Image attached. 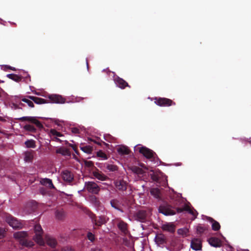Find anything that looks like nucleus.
<instances>
[{"instance_id":"nucleus-1","label":"nucleus","mask_w":251,"mask_h":251,"mask_svg":"<svg viewBox=\"0 0 251 251\" xmlns=\"http://www.w3.org/2000/svg\"><path fill=\"white\" fill-rule=\"evenodd\" d=\"M28 235V234L27 231H17L13 233V238L19 241L21 245L26 247H32L34 245V242L25 239Z\"/></svg>"},{"instance_id":"nucleus-2","label":"nucleus","mask_w":251,"mask_h":251,"mask_svg":"<svg viewBox=\"0 0 251 251\" xmlns=\"http://www.w3.org/2000/svg\"><path fill=\"white\" fill-rule=\"evenodd\" d=\"M4 219L8 225L14 230L20 229L23 227L22 222L11 215L6 214L4 217Z\"/></svg>"},{"instance_id":"nucleus-3","label":"nucleus","mask_w":251,"mask_h":251,"mask_svg":"<svg viewBox=\"0 0 251 251\" xmlns=\"http://www.w3.org/2000/svg\"><path fill=\"white\" fill-rule=\"evenodd\" d=\"M35 235L33 237L34 241L39 245L43 246L45 244L43 238V230L40 225H36L34 227Z\"/></svg>"},{"instance_id":"nucleus-4","label":"nucleus","mask_w":251,"mask_h":251,"mask_svg":"<svg viewBox=\"0 0 251 251\" xmlns=\"http://www.w3.org/2000/svg\"><path fill=\"white\" fill-rule=\"evenodd\" d=\"M139 151L146 158L154 160L156 154L152 150L146 147H141L139 148Z\"/></svg>"},{"instance_id":"nucleus-5","label":"nucleus","mask_w":251,"mask_h":251,"mask_svg":"<svg viewBox=\"0 0 251 251\" xmlns=\"http://www.w3.org/2000/svg\"><path fill=\"white\" fill-rule=\"evenodd\" d=\"M84 188L89 193L97 194L100 190L98 184L93 181L85 182Z\"/></svg>"},{"instance_id":"nucleus-6","label":"nucleus","mask_w":251,"mask_h":251,"mask_svg":"<svg viewBox=\"0 0 251 251\" xmlns=\"http://www.w3.org/2000/svg\"><path fill=\"white\" fill-rule=\"evenodd\" d=\"M154 102L160 106H170L176 104L172 100L166 98H155Z\"/></svg>"},{"instance_id":"nucleus-7","label":"nucleus","mask_w":251,"mask_h":251,"mask_svg":"<svg viewBox=\"0 0 251 251\" xmlns=\"http://www.w3.org/2000/svg\"><path fill=\"white\" fill-rule=\"evenodd\" d=\"M158 210L159 212L166 216L173 215L176 213V210L172 209L170 205H161Z\"/></svg>"},{"instance_id":"nucleus-8","label":"nucleus","mask_w":251,"mask_h":251,"mask_svg":"<svg viewBox=\"0 0 251 251\" xmlns=\"http://www.w3.org/2000/svg\"><path fill=\"white\" fill-rule=\"evenodd\" d=\"M21 121H28L36 125V126L42 129L43 128V126L41 123L36 119L35 117H23L19 119Z\"/></svg>"},{"instance_id":"nucleus-9","label":"nucleus","mask_w":251,"mask_h":251,"mask_svg":"<svg viewBox=\"0 0 251 251\" xmlns=\"http://www.w3.org/2000/svg\"><path fill=\"white\" fill-rule=\"evenodd\" d=\"M48 98L52 103H55L58 104L64 103L66 101V99L62 97V96L57 94H52L49 96Z\"/></svg>"},{"instance_id":"nucleus-10","label":"nucleus","mask_w":251,"mask_h":251,"mask_svg":"<svg viewBox=\"0 0 251 251\" xmlns=\"http://www.w3.org/2000/svg\"><path fill=\"white\" fill-rule=\"evenodd\" d=\"M114 81L116 86L122 89H125L126 87H130L126 81L118 76H116L114 78Z\"/></svg>"},{"instance_id":"nucleus-11","label":"nucleus","mask_w":251,"mask_h":251,"mask_svg":"<svg viewBox=\"0 0 251 251\" xmlns=\"http://www.w3.org/2000/svg\"><path fill=\"white\" fill-rule=\"evenodd\" d=\"M161 229L164 231L173 233L175 231L176 226L173 223H165L162 225Z\"/></svg>"},{"instance_id":"nucleus-12","label":"nucleus","mask_w":251,"mask_h":251,"mask_svg":"<svg viewBox=\"0 0 251 251\" xmlns=\"http://www.w3.org/2000/svg\"><path fill=\"white\" fill-rule=\"evenodd\" d=\"M191 248L195 251H201L202 244L200 239L194 238L191 242Z\"/></svg>"},{"instance_id":"nucleus-13","label":"nucleus","mask_w":251,"mask_h":251,"mask_svg":"<svg viewBox=\"0 0 251 251\" xmlns=\"http://www.w3.org/2000/svg\"><path fill=\"white\" fill-rule=\"evenodd\" d=\"M62 177L65 181L70 183L74 179V175L71 172L65 170L62 172Z\"/></svg>"},{"instance_id":"nucleus-14","label":"nucleus","mask_w":251,"mask_h":251,"mask_svg":"<svg viewBox=\"0 0 251 251\" xmlns=\"http://www.w3.org/2000/svg\"><path fill=\"white\" fill-rule=\"evenodd\" d=\"M35 152L32 150H29L24 152V159L26 162H32L34 158Z\"/></svg>"},{"instance_id":"nucleus-15","label":"nucleus","mask_w":251,"mask_h":251,"mask_svg":"<svg viewBox=\"0 0 251 251\" xmlns=\"http://www.w3.org/2000/svg\"><path fill=\"white\" fill-rule=\"evenodd\" d=\"M150 193L154 198L161 200L162 198V193L160 189L158 188H152L150 190Z\"/></svg>"},{"instance_id":"nucleus-16","label":"nucleus","mask_w":251,"mask_h":251,"mask_svg":"<svg viewBox=\"0 0 251 251\" xmlns=\"http://www.w3.org/2000/svg\"><path fill=\"white\" fill-rule=\"evenodd\" d=\"M209 244L215 248L220 247L222 245V242L217 237H211L208 239Z\"/></svg>"},{"instance_id":"nucleus-17","label":"nucleus","mask_w":251,"mask_h":251,"mask_svg":"<svg viewBox=\"0 0 251 251\" xmlns=\"http://www.w3.org/2000/svg\"><path fill=\"white\" fill-rule=\"evenodd\" d=\"M115 186L119 190L125 191L127 188V183L122 179L118 180L115 182Z\"/></svg>"},{"instance_id":"nucleus-18","label":"nucleus","mask_w":251,"mask_h":251,"mask_svg":"<svg viewBox=\"0 0 251 251\" xmlns=\"http://www.w3.org/2000/svg\"><path fill=\"white\" fill-rule=\"evenodd\" d=\"M156 244L159 246L163 245L166 243V237L163 234H158L155 237Z\"/></svg>"},{"instance_id":"nucleus-19","label":"nucleus","mask_w":251,"mask_h":251,"mask_svg":"<svg viewBox=\"0 0 251 251\" xmlns=\"http://www.w3.org/2000/svg\"><path fill=\"white\" fill-rule=\"evenodd\" d=\"M26 97L30 100H32L33 101H34L35 103L38 104H44L48 103V100L38 97H36L35 96H26Z\"/></svg>"},{"instance_id":"nucleus-20","label":"nucleus","mask_w":251,"mask_h":251,"mask_svg":"<svg viewBox=\"0 0 251 251\" xmlns=\"http://www.w3.org/2000/svg\"><path fill=\"white\" fill-rule=\"evenodd\" d=\"M117 150L118 153L121 155H128L130 152V150L126 146H120Z\"/></svg>"},{"instance_id":"nucleus-21","label":"nucleus","mask_w":251,"mask_h":251,"mask_svg":"<svg viewBox=\"0 0 251 251\" xmlns=\"http://www.w3.org/2000/svg\"><path fill=\"white\" fill-rule=\"evenodd\" d=\"M206 219L212 224V228L213 230L217 231L220 228V224L215 221L211 217H206Z\"/></svg>"},{"instance_id":"nucleus-22","label":"nucleus","mask_w":251,"mask_h":251,"mask_svg":"<svg viewBox=\"0 0 251 251\" xmlns=\"http://www.w3.org/2000/svg\"><path fill=\"white\" fill-rule=\"evenodd\" d=\"M93 224L97 226H100L102 224L106 222V220L105 217L103 216H100L96 218L95 219L92 220Z\"/></svg>"},{"instance_id":"nucleus-23","label":"nucleus","mask_w":251,"mask_h":251,"mask_svg":"<svg viewBox=\"0 0 251 251\" xmlns=\"http://www.w3.org/2000/svg\"><path fill=\"white\" fill-rule=\"evenodd\" d=\"M40 182L42 185L47 186L50 189L54 188V186L50 179L45 178L41 180Z\"/></svg>"},{"instance_id":"nucleus-24","label":"nucleus","mask_w":251,"mask_h":251,"mask_svg":"<svg viewBox=\"0 0 251 251\" xmlns=\"http://www.w3.org/2000/svg\"><path fill=\"white\" fill-rule=\"evenodd\" d=\"M93 176L99 180L104 181L107 180L108 177L99 171L93 172Z\"/></svg>"},{"instance_id":"nucleus-25","label":"nucleus","mask_w":251,"mask_h":251,"mask_svg":"<svg viewBox=\"0 0 251 251\" xmlns=\"http://www.w3.org/2000/svg\"><path fill=\"white\" fill-rule=\"evenodd\" d=\"M186 206L184 207L183 209H181L180 208H177L176 209V211L178 213L182 212L183 211H186L188 213H191L192 215H193L194 216H196V212L193 211L191 207L189 206V205H185Z\"/></svg>"},{"instance_id":"nucleus-26","label":"nucleus","mask_w":251,"mask_h":251,"mask_svg":"<svg viewBox=\"0 0 251 251\" xmlns=\"http://www.w3.org/2000/svg\"><path fill=\"white\" fill-rule=\"evenodd\" d=\"M6 76L9 79H11L17 82H20L23 78L22 76L14 74H7Z\"/></svg>"},{"instance_id":"nucleus-27","label":"nucleus","mask_w":251,"mask_h":251,"mask_svg":"<svg viewBox=\"0 0 251 251\" xmlns=\"http://www.w3.org/2000/svg\"><path fill=\"white\" fill-rule=\"evenodd\" d=\"M46 240L47 244L49 246H50L52 248L56 246V241L52 237L47 236L46 237Z\"/></svg>"},{"instance_id":"nucleus-28","label":"nucleus","mask_w":251,"mask_h":251,"mask_svg":"<svg viewBox=\"0 0 251 251\" xmlns=\"http://www.w3.org/2000/svg\"><path fill=\"white\" fill-rule=\"evenodd\" d=\"M56 152L57 153L61 154L63 155H69L70 154V152L69 150L64 147H60L56 150Z\"/></svg>"},{"instance_id":"nucleus-29","label":"nucleus","mask_w":251,"mask_h":251,"mask_svg":"<svg viewBox=\"0 0 251 251\" xmlns=\"http://www.w3.org/2000/svg\"><path fill=\"white\" fill-rule=\"evenodd\" d=\"M80 149L87 154H91L93 150V147L89 145L81 146Z\"/></svg>"},{"instance_id":"nucleus-30","label":"nucleus","mask_w":251,"mask_h":251,"mask_svg":"<svg viewBox=\"0 0 251 251\" xmlns=\"http://www.w3.org/2000/svg\"><path fill=\"white\" fill-rule=\"evenodd\" d=\"M177 199L176 200V201H178L179 204H191L189 202L187 201V200L185 198L182 197L181 194H177Z\"/></svg>"},{"instance_id":"nucleus-31","label":"nucleus","mask_w":251,"mask_h":251,"mask_svg":"<svg viewBox=\"0 0 251 251\" xmlns=\"http://www.w3.org/2000/svg\"><path fill=\"white\" fill-rule=\"evenodd\" d=\"M119 228L124 233H126L127 231V225L124 222H120L118 225Z\"/></svg>"},{"instance_id":"nucleus-32","label":"nucleus","mask_w":251,"mask_h":251,"mask_svg":"<svg viewBox=\"0 0 251 251\" xmlns=\"http://www.w3.org/2000/svg\"><path fill=\"white\" fill-rule=\"evenodd\" d=\"M26 148H35L36 147L35 141L33 140H27L25 143Z\"/></svg>"},{"instance_id":"nucleus-33","label":"nucleus","mask_w":251,"mask_h":251,"mask_svg":"<svg viewBox=\"0 0 251 251\" xmlns=\"http://www.w3.org/2000/svg\"><path fill=\"white\" fill-rule=\"evenodd\" d=\"M24 129L26 131H28L32 133H35L36 132V128L33 125L29 124L25 125L24 126Z\"/></svg>"},{"instance_id":"nucleus-34","label":"nucleus","mask_w":251,"mask_h":251,"mask_svg":"<svg viewBox=\"0 0 251 251\" xmlns=\"http://www.w3.org/2000/svg\"><path fill=\"white\" fill-rule=\"evenodd\" d=\"M131 170L133 173L137 175H143L144 173L142 169L137 166L132 167Z\"/></svg>"},{"instance_id":"nucleus-35","label":"nucleus","mask_w":251,"mask_h":251,"mask_svg":"<svg viewBox=\"0 0 251 251\" xmlns=\"http://www.w3.org/2000/svg\"><path fill=\"white\" fill-rule=\"evenodd\" d=\"M146 217V212L145 211H140L137 213V217L141 221L144 220Z\"/></svg>"},{"instance_id":"nucleus-36","label":"nucleus","mask_w":251,"mask_h":251,"mask_svg":"<svg viewBox=\"0 0 251 251\" xmlns=\"http://www.w3.org/2000/svg\"><path fill=\"white\" fill-rule=\"evenodd\" d=\"M50 136L52 137H61L63 135L55 129H51L50 132Z\"/></svg>"},{"instance_id":"nucleus-37","label":"nucleus","mask_w":251,"mask_h":251,"mask_svg":"<svg viewBox=\"0 0 251 251\" xmlns=\"http://www.w3.org/2000/svg\"><path fill=\"white\" fill-rule=\"evenodd\" d=\"M22 101L24 102L27 104L29 107L31 108H33L34 106V105L32 102V100H30L29 99L27 98L26 97V98H23L21 100Z\"/></svg>"},{"instance_id":"nucleus-38","label":"nucleus","mask_w":251,"mask_h":251,"mask_svg":"<svg viewBox=\"0 0 251 251\" xmlns=\"http://www.w3.org/2000/svg\"><path fill=\"white\" fill-rule=\"evenodd\" d=\"M106 168L110 172H115L118 170V167L115 165L108 164Z\"/></svg>"},{"instance_id":"nucleus-39","label":"nucleus","mask_w":251,"mask_h":251,"mask_svg":"<svg viewBox=\"0 0 251 251\" xmlns=\"http://www.w3.org/2000/svg\"><path fill=\"white\" fill-rule=\"evenodd\" d=\"M151 177L152 180L156 182H158L160 178L158 174L154 172L151 174Z\"/></svg>"},{"instance_id":"nucleus-40","label":"nucleus","mask_w":251,"mask_h":251,"mask_svg":"<svg viewBox=\"0 0 251 251\" xmlns=\"http://www.w3.org/2000/svg\"><path fill=\"white\" fill-rule=\"evenodd\" d=\"M188 232V230L187 228H180L178 229V234L182 235H186Z\"/></svg>"},{"instance_id":"nucleus-41","label":"nucleus","mask_w":251,"mask_h":251,"mask_svg":"<svg viewBox=\"0 0 251 251\" xmlns=\"http://www.w3.org/2000/svg\"><path fill=\"white\" fill-rule=\"evenodd\" d=\"M97 156L98 157L102 158L104 159H106L107 158L106 154L102 151H99L97 152Z\"/></svg>"},{"instance_id":"nucleus-42","label":"nucleus","mask_w":251,"mask_h":251,"mask_svg":"<svg viewBox=\"0 0 251 251\" xmlns=\"http://www.w3.org/2000/svg\"><path fill=\"white\" fill-rule=\"evenodd\" d=\"M105 139L109 142H113L115 140V138L110 135H107L105 136Z\"/></svg>"},{"instance_id":"nucleus-43","label":"nucleus","mask_w":251,"mask_h":251,"mask_svg":"<svg viewBox=\"0 0 251 251\" xmlns=\"http://www.w3.org/2000/svg\"><path fill=\"white\" fill-rule=\"evenodd\" d=\"M55 215L58 219H61L64 216V212L62 210L57 211Z\"/></svg>"},{"instance_id":"nucleus-44","label":"nucleus","mask_w":251,"mask_h":251,"mask_svg":"<svg viewBox=\"0 0 251 251\" xmlns=\"http://www.w3.org/2000/svg\"><path fill=\"white\" fill-rule=\"evenodd\" d=\"M6 232V231L4 228L0 227V239H2L5 237Z\"/></svg>"},{"instance_id":"nucleus-45","label":"nucleus","mask_w":251,"mask_h":251,"mask_svg":"<svg viewBox=\"0 0 251 251\" xmlns=\"http://www.w3.org/2000/svg\"><path fill=\"white\" fill-rule=\"evenodd\" d=\"M84 164L87 167H92L94 166V163L91 161H87L85 160L84 161Z\"/></svg>"},{"instance_id":"nucleus-46","label":"nucleus","mask_w":251,"mask_h":251,"mask_svg":"<svg viewBox=\"0 0 251 251\" xmlns=\"http://www.w3.org/2000/svg\"><path fill=\"white\" fill-rule=\"evenodd\" d=\"M205 229V228L201 225H199L197 227V231L200 233H202Z\"/></svg>"},{"instance_id":"nucleus-47","label":"nucleus","mask_w":251,"mask_h":251,"mask_svg":"<svg viewBox=\"0 0 251 251\" xmlns=\"http://www.w3.org/2000/svg\"><path fill=\"white\" fill-rule=\"evenodd\" d=\"M87 237L91 241H93L95 240V236L91 232H88L87 234Z\"/></svg>"},{"instance_id":"nucleus-48","label":"nucleus","mask_w":251,"mask_h":251,"mask_svg":"<svg viewBox=\"0 0 251 251\" xmlns=\"http://www.w3.org/2000/svg\"><path fill=\"white\" fill-rule=\"evenodd\" d=\"M3 67H4L3 70L5 71H6L7 69H10V70L14 71L16 70L15 68L11 67L10 66L7 65H4Z\"/></svg>"},{"instance_id":"nucleus-49","label":"nucleus","mask_w":251,"mask_h":251,"mask_svg":"<svg viewBox=\"0 0 251 251\" xmlns=\"http://www.w3.org/2000/svg\"><path fill=\"white\" fill-rule=\"evenodd\" d=\"M39 192L43 195H45L47 193L48 191L46 188L44 187H41L39 189Z\"/></svg>"},{"instance_id":"nucleus-50","label":"nucleus","mask_w":251,"mask_h":251,"mask_svg":"<svg viewBox=\"0 0 251 251\" xmlns=\"http://www.w3.org/2000/svg\"><path fill=\"white\" fill-rule=\"evenodd\" d=\"M72 198V195H66V197L65 198V199L67 200L68 202H72L73 201Z\"/></svg>"},{"instance_id":"nucleus-51","label":"nucleus","mask_w":251,"mask_h":251,"mask_svg":"<svg viewBox=\"0 0 251 251\" xmlns=\"http://www.w3.org/2000/svg\"><path fill=\"white\" fill-rule=\"evenodd\" d=\"M70 147H71L72 149L75 151V152L76 153H78V151H77V147L75 145H73V144H70Z\"/></svg>"},{"instance_id":"nucleus-52","label":"nucleus","mask_w":251,"mask_h":251,"mask_svg":"<svg viewBox=\"0 0 251 251\" xmlns=\"http://www.w3.org/2000/svg\"><path fill=\"white\" fill-rule=\"evenodd\" d=\"M50 137L52 141H54L55 142H58L59 143H61V142H62V141L60 139L58 138L57 137L50 136Z\"/></svg>"},{"instance_id":"nucleus-53","label":"nucleus","mask_w":251,"mask_h":251,"mask_svg":"<svg viewBox=\"0 0 251 251\" xmlns=\"http://www.w3.org/2000/svg\"><path fill=\"white\" fill-rule=\"evenodd\" d=\"M72 131L74 133L77 134L79 133V130L76 127H73L72 128Z\"/></svg>"},{"instance_id":"nucleus-54","label":"nucleus","mask_w":251,"mask_h":251,"mask_svg":"<svg viewBox=\"0 0 251 251\" xmlns=\"http://www.w3.org/2000/svg\"><path fill=\"white\" fill-rule=\"evenodd\" d=\"M91 251H101V250L99 248L92 249Z\"/></svg>"},{"instance_id":"nucleus-55","label":"nucleus","mask_w":251,"mask_h":251,"mask_svg":"<svg viewBox=\"0 0 251 251\" xmlns=\"http://www.w3.org/2000/svg\"><path fill=\"white\" fill-rule=\"evenodd\" d=\"M110 204H116L115 201H114V200H112L110 201Z\"/></svg>"},{"instance_id":"nucleus-56","label":"nucleus","mask_w":251,"mask_h":251,"mask_svg":"<svg viewBox=\"0 0 251 251\" xmlns=\"http://www.w3.org/2000/svg\"><path fill=\"white\" fill-rule=\"evenodd\" d=\"M26 78H28L29 79V81H31L30 80V76L29 75H27V76L25 77Z\"/></svg>"},{"instance_id":"nucleus-57","label":"nucleus","mask_w":251,"mask_h":251,"mask_svg":"<svg viewBox=\"0 0 251 251\" xmlns=\"http://www.w3.org/2000/svg\"><path fill=\"white\" fill-rule=\"evenodd\" d=\"M20 104L21 105H22V106H24V104L23 103H21Z\"/></svg>"},{"instance_id":"nucleus-58","label":"nucleus","mask_w":251,"mask_h":251,"mask_svg":"<svg viewBox=\"0 0 251 251\" xmlns=\"http://www.w3.org/2000/svg\"><path fill=\"white\" fill-rule=\"evenodd\" d=\"M86 64H87V67L88 68V62H87V61L86 62Z\"/></svg>"},{"instance_id":"nucleus-59","label":"nucleus","mask_w":251,"mask_h":251,"mask_svg":"<svg viewBox=\"0 0 251 251\" xmlns=\"http://www.w3.org/2000/svg\"><path fill=\"white\" fill-rule=\"evenodd\" d=\"M3 82H4L3 81H1L0 80V83Z\"/></svg>"},{"instance_id":"nucleus-60","label":"nucleus","mask_w":251,"mask_h":251,"mask_svg":"<svg viewBox=\"0 0 251 251\" xmlns=\"http://www.w3.org/2000/svg\"><path fill=\"white\" fill-rule=\"evenodd\" d=\"M113 206V207L114 208H116L115 206V205H112Z\"/></svg>"},{"instance_id":"nucleus-61","label":"nucleus","mask_w":251,"mask_h":251,"mask_svg":"<svg viewBox=\"0 0 251 251\" xmlns=\"http://www.w3.org/2000/svg\"><path fill=\"white\" fill-rule=\"evenodd\" d=\"M249 143H250V144H251V141H249Z\"/></svg>"}]
</instances>
